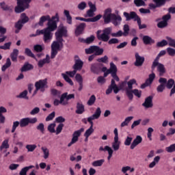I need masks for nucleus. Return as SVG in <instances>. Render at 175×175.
I'll use <instances>...</instances> for the list:
<instances>
[{"label": "nucleus", "mask_w": 175, "mask_h": 175, "mask_svg": "<svg viewBox=\"0 0 175 175\" xmlns=\"http://www.w3.org/2000/svg\"><path fill=\"white\" fill-rule=\"evenodd\" d=\"M55 36L56 38V40L53 41L51 44V58H55V55L58 54V51H61L64 48V39H62L63 36H68V30L66 27L64 26V25H60L57 29V31L55 33Z\"/></svg>", "instance_id": "obj_1"}, {"label": "nucleus", "mask_w": 175, "mask_h": 175, "mask_svg": "<svg viewBox=\"0 0 175 175\" xmlns=\"http://www.w3.org/2000/svg\"><path fill=\"white\" fill-rule=\"evenodd\" d=\"M48 27L42 30H37L36 34L31 36H38L39 35H43V40L44 43H50L53 40V32L57 29V23L49 21L47 24Z\"/></svg>", "instance_id": "obj_2"}, {"label": "nucleus", "mask_w": 175, "mask_h": 175, "mask_svg": "<svg viewBox=\"0 0 175 175\" xmlns=\"http://www.w3.org/2000/svg\"><path fill=\"white\" fill-rule=\"evenodd\" d=\"M100 114H102V111L100 110V107H98L95 113L90 117L88 118V121L90 122L91 126L85 132L84 136L90 137L94 133V122L92 121H94V120H98V118L100 117Z\"/></svg>", "instance_id": "obj_3"}, {"label": "nucleus", "mask_w": 175, "mask_h": 175, "mask_svg": "<svg viewBox=\"0 0 175 175\" xmlns=\"http://www.w3.org/2000/svg\"><path fill=\"white\" fill-rule=\"evenodd\" d=\"M123 16L126 18V21H129V20H134V21H137L139 29H144V28H147V25L146 24L142 25V19H140V17L136 14V12H131L129 14L124 12L123 13Z\"/></svg>", "instance_id": "obj_4"}, {"label": "nucleus", "mask_w": 175, "mask_h": 175, "mask_svg": "<svg viewBox=\"0 0 175 175\" xmlns=\"http://www.w3.org/2000/svg\"><path fill=\"white\" fill-rule=\"evenodd\" d=\"M111 33V27H107L103 30V33L101 30H98L97 31V38L98 40H103V42H108L109 39H110V35Z\"/></svg>", "instance_id": "obj_5"}, {"label": "nucleus", "mask_w": 175, "mask_h": 175, "mask_svg": "<svg viewBox=\"0 0 175 175\" xmlns=\"http://www.w3.org/2000/svg\"><path fill=\"white\" fill-rule=\"evenodd\" d=\"M36 90L34 91L33 95L38 92V91H41V92H44L46 88H48L47 85V79H41L35 83Z\"/></svg>", "instance_id": "obj_6"}, {"label": "nucleus", "mask_w": 175, "mask_h": 175, "mask_svg": "<svg viewBox=\"0 0 175 175\" xmlns=\"http://www.w3.org/2000/svg\"><path fill=\"white\" fill-rule=\"evenodd\" d=\"M17 6L15 8L16 13H21L27 9L28 3L31 1V0H17Z\"/></svg>", "instance_id": "obj_7"}, {"label": "nucleus", "mask_w": 175, "mask_h": 175, "mask_svg": "<svg viewBox=\"0 0 175 175\" xmlns=\"http://www.w3.org/2000/svg\"><path fill=\"white\" fill-rule=\"evenodd\" d=\"M113 133L115 135L113 138V142L111 144L113 151H118L120 150V147L121 146V141L118 137V129L117 128L114 129Z\"/></svg>", "instance_id": "obj_8"}, {"label": "nucleus", "mask_w": 175, "mask_h": 175, "mask_svg": "<svg viewBox=\"0 0 175 175\" xmlns=\"http://www.w3.org/2000/svg\"><path fill=\"white\" fill-rule=\"evenodd\" d=\"M46 21H49L48 23H50V21H51L52 23H55V24H57V23H58L59 21L58 14H56V15L55 16H53L52 18H50L49 15L41 16L38 24L41 27H43V24Z\"/></svg>", "instance_id": "obj_9"}, {"label": "nucleus", "mask_w": 175, "mask_h": 175, "mask_svg": "<svg viewBox=\"0 0 175 175\" xmlns=\"http://www.w3.org/2000/svg\"><path fill=\"white\" fill-rule=\"evenodd\" d=\"M76 73H77V70L74 69L72 71H66V72L62 73V77L70 85H73V81H72L70 77H75Z\"/></svg>", "instance_id": "obj_10"}, {"label": "nucleus", "mask_w": 175, "mask_h": 175, "mask_svg": "<svg viewBox=\"0 0 175 175\" xmlns=\"http://www.w3.org/2000/svg\"><path fill=\"white\" fill-rule=\"evenodd\" d=\"M85 51L86 54H94V55H102L103 54V49L98 46H92L88 49H85Z\"/></svg>", "instance_id": "obj_11"}, {"label": "nucleus", "mask_w": 175, "mask_h": 175, "mask_svg": "<svg viewBox=\"0 0 175 175\" xmlns=\"http://www.w3.org/2000/svg\"><path fill=\"white\" fill-rule=\"evenodd\" d=\"M101 70L104 72V77H107L109 75H114L117 73V66H116L114 63L111 62L109 69H107L106 67H103Z\"/></svg>", "instance_id": "obj_12"}, {"label": "nucleus", "mask_w": 175, "mask_h": 175, "mask_svg": "<svg viewBox=\"0 0 175 175\" xmlns=\"http://www.w3.org/2000/svg\"><path fill=\"white\" fill-rule=\"evenodd\" d=\"M83 132H84V128H81L79 130L75 131L72 133V138L70 142L68 144V147H70L75 143H77V142H79V137L81 136V133H83Z\"/></svg>", "instance_id": "obj_13"}, {"label": "nucleus", "mask_w": 175, "mask_h": 175, "mask_svg": "<svg viewBox=\"0 0 175 175\" xmlns=\"http://www.w3.org/2000/svg\"><path fill=\"white\" fill-rule=\"evenodd\" d=\"M111 8H107L104 12L103 20L105 24H109L111 23L113 17H116V14L111 13Z\"/></svg>", "instance_id": "obj_14"}, {"label": "nucleus", "mask_w": 175, "mask_h": 175, "mask_svg": "<svg viewBox=\"0 0 175 175\" xmlns=\"http://www.w3.org/2000/svg\"><path fill=\"white\" fill-rule=\"evenodd\" d=\"M38 122V118H25L20 120L21 128H25V126H28L29 124H36Z\"/></svg>", "instance_id": "obj_15"}, {"label": "nucleus", "mask_w": 175, "mask_h": 175, "mask_svg": "<svg viewBox=\"0 0 175 175\" xmlns=\"http://www.w3.org/2000/svg\"><path fill=\"white\" fill-rule=\"evenodd\" d=\"M99 151H103L104 152H106L107 151L108 152L107 161H110V159L113 158V154L114 152V150H113V148H111V147L109 146H105V147L100 146Z\"/></svg>", "instance_id": "obj_16"}, {"label": "nucleus", "mask_w": 175, "mask_h": 175, "mask_svg": "<svg viewBox=\"0 0 175 175\" xmlns=\"http://www.w3.org/2000/svg\"><path fill=\"white\" fill-rule=\"evenodd\" d=\"M125 84H126V82H123L118 88V86H117V85L116 84V81H114V79H112L111 82V85L109 86L113 88L114 94H118L120 90H122V88H124V85H125Z\"/></svg>", "instance_id": "obj_17"}, {"label": "nucleus", "mask_w": 175, "mask_h": 175, "mask_svg": "<svg viewBox=\"0 0 175 175\" xmlns=\"http://www.w3.org/2000/svg\"><path fill=\"white\" fill-rule=\"evenodd\" d=\"M154 79H155V74L154 73L150 74L149 75V78L146 79V82L141 85V88L143 90L146 88V87H148V85H151Z\"/></svg>", "instance_id": "obj_18"}, {"label": "nucleus", "mask_w": 175, "mask_h": 175, "mask_svg": "<svg viewBox=\"0 0 175 175\" xmlns=\"http://www.w3.org/2000/svg\"><path fill=\"white\" fill-rule=\"evenodd\" d=\"M75 63L73 66V69L77 70H81L83 68V65H84V62L79 58V57H75Z\"/></svg>", "instance_id": "obj_19"}, {"label": "nucleus", "mask_w": 175, "mask_h": 175, "mask_svg": "<svg viewBox=\"0 0 175 175\" xmlns=\"http://www.w3.org/2000/svg\"><path fill=\"white\" fill-rule=\"evenodd\" d=\"M144 57L140 56L139 53H135V66H142L143 64H144Z\"/></svg>", "instance_id": "obj_20"}, {"label": "nucleus", "mask_w": 175, "mask_h": 175, "mask_svg": "<svg viewBox=\"0 0 175 175\" xmlns=\"http://www.w3.org/2000/svg\"><path fill=\"white\" fill-rule=\"evenodd\" d=\"M142 106H144V107H145L146 109H150L152 107V106H154V105L152 104V96H150L147 97L145 99L144 103L142 104Z\"/></svg>", "instance_id": "obj_21"}, {"label": "nucleus", "mask_w": 175, "mask_h": 175, "mask_svg": "<svg viewBox=\"0 0 175 175\" xmlns=\"http://www.w3.org/2000/svg\"><path fill=\"white\" fill-rule=\"evenodd\" d=\"M10 147V146L9 145V139H4L0 146L1 152H6V150H8V148Z\"/></svg>", "instance_id": "obj_22"}, {"label": "nucleus", "mask_w": 175, "mask_h": 175, "mask_svg": "<svg viewBox=\"0 0 175 175\" xmlns=\"http://www.w3.org/2000/svg\"><path fill=\"white\" fill-rule=\"evenodd\" d=\"M143 142V138H142V136L137 135L135 139L133 141V142L131 144V149L133 150L135 147L138 146V144H140Z\"/></svg>", "instance_id": "obj_23"}, {"label": "nucleus", "mask_w": 175, "mask_h": 175, "mask_svg": "<svg viewBox=\"0 0 175 175\" xmlns=\"http://www.w3.org/2000/svg\"><path fill=\"white\" fill-rule=\"evenodd\" d=\"M173 85H174V87H173ZM172 87H173V88L171 90L170 96H172V95H173V94H175V83H174V80H173L172 79H170L167 82V88L170 90V88H172Z\"/></svg>", "instance_id": "obj_24"}, {"label": "nucleus", "mask_w": 175, "mask_h": 175, "mask_svg": "<svg viewBox=\"0 0 175 175\" xmlns=\"http://www.w3.org/2000/svg\"><path fill=\"white\" fill-rule=\"evenodd\" d=\"M157 72H159V76H163L164 74L166 73V68H165V65L159 63L156 65Z\"/></svg>", "instance_id": "obj_25"}, {"label": "nucleus", "mask_w": 175, "mask_h": 175, "mask_svg": "<svg viewBox=\"0 0 175 175\" xmlns=\"http://www.w3.org/2000/svg\"><path fill=\"white\" fill-rule=\"evenodd\" d=\"M161 161V157L156 156L154 157L153 161L148 165L149 169H154L158 163H159V161Z\"/></svg>", "instance_id": "obj_26"}, {"label": "nucleus", "mask_w": 175, "mask_h": 175, "mask_svg": "<svg viewBox=\"0 0 175 175\" xmlns=\"http://www.w3.org/2000/svg\"><path fill=\"white\" fill-rule=\"evenodd\" d=\"M46 64H50V55H46V58L38 61V66L39 68H43Z\"/></svg>", "instance_id": "obj_27"}, {"label": "nucleus", "mask_w": 175, "mask_h": 175, "mask_svg": "<svg viewBox=\"0 0 175 175\" xmlns=\"http://www.w3.org/2000/svg\"><path fill=\"white\" fill-rule=\"evenodd\" d=\"M121 21H122V18H121V16L120 15H115L112 21H111V23L115 25V27H117L121 24Z\"/></svg>", "instance_id": "obj_28"}, {"label": "nucleus", "mask_w": 175, "mask_h": 175, "mask_svg": "<svg viewBox=\"0 0 175 175\" xmlns=\"http://www.w3.org/2000/svg\"><path fill=\"white\" fill-rule=\"evenodd\" d=\"M84 28H85V23H81L80 25H79L75 30L76 36L81 35V33H83V31H84Z\"/></svg>", "instance_id": "obj_29"}, {"label": "nucleus", "mask_w": 175, "mask_h": 175, "mask_svg": "<svg viewBox=\"0 0 175 175\" xmlns=\"http://www.w3.org/2000/svg\"><path fill=\"white\" fill-rule=\"evenodd\" d=\"M11 59L13 62H17V57H18V49H14L10 54Z\"/></svg>", "instance_id": "obj_30"}, {"label": "nucleus", "mask_w": 175, "mask_h": 175, "mask_svg": "<svg viewBox=\"0 0 175 175\" xmlns=\"http://www.w3.org/2000/svg\"><path fill=\"white\" fill-rule=\"evenodd\" d=\"M41 150L43 152L44 159H49V157H50V150H49V148H47V147H46V146H42L41 148Z\"/></svg>", "instance_id": "obj_31"}, {"label": "nucleus", "mask_w": 175, "mask_h": 175, "mask_svg": "<svg viewBox=\"0 0 175 175\" xmlns=\"http://www.w3.org/2000/svg\"><path fill=\"white\" fill-rule=\"evenodd\" d=\"M91 70L93 72V73L98 75V73L100 72V65L96 64H92Z\"/></svg>", "instance_id": "obj_32"}, {"label": "nucleus", "mask_w": 175, "mask_h": 175, "mask_svg": "<svg viewBox=\"0 0 175 175\" xmlns=\"http://www.w3.org/2000/svg\"><path fill=\"white\" fill-rule=\"evenodd\" d=\"M85 111L84 105L82 103H78L77 104V114H83Z\"/></svg>", "instance_id": "obj_33"}, {"label": "nucleus", "mask_w": 175, "mask_h": 175, "mask_svg": "<svg viewBox=\"0 0 175 175\" xmlns=\"http://www.w3.org/2000/svg\"><path fill=\"white\" fill-rule=\"evenodd\" d=\"M67 93H64L60 97V103L63 106H66L68 103V100L66 98Z\"/></svg>", "instance_id": "obj_34"}, {"label": "nucleus", "mask_w": 175, "mask_h": 175, "mask_svg": "<svg viewBox=\"0 0 175 175\" xmlns=\"http://www.w3.org/2000/svg\"><path fill=\"white\" fill-rule=\"evenodd\" d=\"M105 163V159H101L100 160L94 161L92 163V166L94 167H100Z\"/></svg>", "instance_id": "obj_35"}, {"label": "nucleus", "mask_w": 175, "mask_h": 175, "mask_svg": "<svg viewBox=\"0 0 175 175\" xmlns=\"http://www.w3.org/2000/svg\"><path fill=\"white\" fill-rule=\"evenodd\" d=\"M33 69V66L32 64H29V63H25L23 66L21 68V72H27V70H31Z\"/></svg>", "instance_id": "obj_36"}, {"label": "nucleus", "mask_w": 175, "mask_h": 175, "mask_svg": "<svg viewBox=\"0 0 175 175\" xmlns=\"http://www.w3.org/2000/svg\"><path fill=\"white\" fill-rule=\"evenodd\" d=\"M132 120H133V116H129L126 118L124 121L121 123L120 126H122V128H124V126H128L129 122Z\"/></svg>", "instance_id": "obj_37"}, {"label": "nucleus", "mask_w": 175, "mask_h": 175, "mask_svg": "<svg viewBox=\"0 0 175 175\" xmlns=\"http://www.w3.org/2000/svg\"><path fill=\"white\" fill-rule=\"evenodd\" d=\"M12 66V62L10 61V58H7L5 64L1 67L2 72H5L8 68H10Z\"/></svg>", "instance_id": "obj_38"}, {"label": "nucleus", "mask_w": 175, "mask_h": 175, "mask_svg": "<svg viewBox=\"0 0 175 175\" xmlns=\"http://www.w3.org/2000/svg\"><path fill=\"white\" fill-rule=\"evenodd\" d=\"M33 165H30L27 167H25L21 169V172H19V175H27V173L28 172V170L30 169H33Z\"/></svg>", "instance_id": "obj_39"}, {"label": "nucleus", "mask_w": 175, "mask_h": 175, "mask_svg": "<svg viewBox=\"0 0 175 175\" xmlns=\"http://www.w3.org/2000/svg\"><path fill=\"white\" fill-rule=\"evenodd\" d=\"M144 44H150V43H154V40L148 36H144L142 38Z\"/></svg>", "instance_id": "obj_40"}, {"label": "nucleus", "mask_w": 175, "mask_h": 175, "mask_svg": "<svg viewBox=\"0 0 175 175\" xmlns=\"http://www.w3.org/2000/svg\"><path fill=\"white\" fill-rule=\"evenodd\" d=\"M80 42H83L84 43H87V44H90L92 43L94 40H95V36H91L90 37L86 38L85 40L79 39Z\"/></svg>", "instance_id": "obj_41"}, {"label": "nucleus", "mask_w": 175, "mask_h": 175, "mask_svg": "<svg viewBox=\"0 0 175 175\" xmlns=\"http://www.w3.org/2000/svg\"><path fill=\"white\" fill-rule=\"evenodd\" d=\"M171 0H153V2L159 6V8H161V6H163L166 2H170Z\"/></svg>", "instance_id": "obj_42"}, {"label": "nucleus", "mask_w": 175, "mask_h": 175, "mask_svg": "<svg viewBox=\"0 0 175 175\" xmlns=\"http://www.w3.org/2000/svg\"><path fill=\"white\" fill-rule=\"evenodd\" d=\"M64 14L66 17L68 24H70L71 25V24H72V16H70V14L69 13V11L65 10L64 11Z\"/></svg>", "instance_id": "obj_43"}, {"label": "nucleus", "mask_w": 175, "mask_h": 175, "mask_svg": "<svg viewBox=\"0 0 175 175\" xmlns=\"http://www.w3.org/2000/svg\"><path fill=\"white\" fill-rule=\"evenodd\" d=\"M64 14L66 17L68 24H70L71 25V24H72V16H70V14L69 13V11L65 10L64 11Z\"/></svg>", "instance_id": "obj_44"}, {"label": "nucleus", "mask_w": 175, "mask_h": 175, "mask_svg": "<svg viewBox=\"0 0 175 175\" xmlns=\"http://www.w3.org/2000/svg\"><path fill=\"white\" fill-rule=\"evenodd\" d=\"M36 144H27L26 145V149L28 152H33L36 150Z\"/></svg>", "instance_id": "obj_45"}, {"label": "nucleus", "mask_w": 175, "mask_h": 175, "mask_svg": "<svg viewBox=\"0 0 175 175\" xmlns=\"http://www.w3.org/2000/svg\"><path fill=\"white\" fill-rule=\"evenodd\" d=\"M23 25H24V23H21V21H18L15 24V28H16V30H15L16 33H18V32H20V29L23 28Z\"/></svg>", "instance_id": "obj_46"}, {"label": "nucleus", "mask_w": 175, "mask_h": 175, "mask_svg": "<svg viewBox=\"0 0 175 175\" xmlns=\"http://www.w3.org/2000/svg\"><path fill=\"white\" fill-rule=\"evenodd\" d=\"M19 21H21L23 24H25L29 21V18H28L25 13H23L21 15V20H19Z\"/></svg>", "instance_id": "obj_47"}, {"label": "nucleus", "mask_w": 175, "mask_h": 175, "mask_svg": "<svg viewBox=\"0 0 175 175\" xmlns=\"http://www.w3.org/2000/svg\"><path fill=\"white\" fill-rule=\"evenodd\" d=\"M34 51H36V53H40L44 50V45H40L37 44L33 46Z\"/></svg>", "instance_id": "obj_48"}, {"label": "nucleus", "mask_w": 175, "mask_h": 175, "mask_svg": "<svg viewBox=\"0 0 175 175\" xmlns=\"http://www.w3.org/2000/svg\"><path fill=\"white\" fill-rule=\"evenodd\" d=\"M132 140H133V137H132L131 135H128L124 140V146H131L132 144Z\"/></svg>", "instance_id": "obj_49"}, {"label": "nucleus", "mask_w": 175, "mask_h": 175, "mask_svg": "<svg viewBox=\"0 0 175 175\" xmlns=\"http://www.w3.org/2000/svg\"><path fill=\"white\" fill-rule=\"evenodd\" d=\"M134 3L137 8L140 6H146V2L144 0H134Z\"/></svg>", "instance_id": "obj_50"}, {"label": "nucleus", "mask_w": 175, "mask_h": 175, "mask_svg": "<svg viewBox=\"0 0 175 175\" xmlns=\"http://www.w3.org/2000/svg\"><path fill=\"white\" fill-rule=\"evenodd\" d=\"M126 94L130 100L133 99V90L132 89H126Z\"/></svg>", "instance_id": "obj_51"}, {"label": "nucleus", "mask_w": 175, "mask_h": 175, "mask_svg": "<svg viewBox=\"0 0 175 175\" xmlns=\"http://www.w3.org/2000/svg\"><path fill=\"white\" fill-rule=\"evenodd\" d=\"M25 54H26V55H28V57H31V58H34L35 59H36V57H35V55L32 53V51H31V49L28 48L25 49Z\"/></svg>", "instance_id": "obj_52"}, {"label": "nucleus", "mask_w": 175, "mask_h": 175, "mask_svg": "<svg viewBox=\"0 0 175 175\" xmlns=\"http://www.w3.org/2000/svg\"><path fill=\"white\" fill-rule=\"evenodd\" d=\"M95 100H96V97L95 95H92L88 101V106H92L95 103Z\"/></svg>", "instance_id": "obj_53"}, {"label": "nucleus", "mask_w": 175, "mask_h": 175, "mask_svg": "<svg viewBox=\"0 0 175 175\" xmlns=\"http://www.w3.org/2000/svg\"><path fill=\"white\" fill-rule=\"evenodd\" d=\"M133 84H136V80L135 79H131L127 82L128 88L126 90H132L133 88Z\"/></svg>", "instance_id": "obj_54"}, {"label": "nucleus", "mask_w": 175, "mask_h": 175, "mask_svg": "<svg viewBox=\"0 0 175 175\" xmlns=\"http://www.w3.org/2000/svg\"><path fill=\"white\" fill-rule=\"evenodd\" d=\"M167 39V42H168L169 46H170L171 47H174L175 49V40L172 39L170 37H166Z\"/></svg>", "instance_id": "obj_55"}, {"label": "nucleus", "mask_w": 175, "mask_h": 175, "mask_svg": "<svg viewBox=\"0 0 175 175\" xmlns=\"http://www.w3.org/2000/svg\"><path fill=\"white\" fill-rule=\"evenodd\" d=\"M48 131H49L51 133H55V123L50 124L48 126Z\"/></svg>", "instance_id": "obj_56"}, {"label": "nucleus", "mask_w": 175, "mask_h": 175, "mask_svg": "<svg viewBox=\"0 0 175 175\" xmlns=\"http://www.w3.org/2000/svg\"><path fill=\"white\" fill-rule=\"evenodd\" d=\"M167 152H175V144H171L170 146L165 148Z\"/></svg>", "instance_id": "obj_57"}, {"label": "nucleus", "mask_w": 175, "mask_h": 175, "mask_svg": "<svg viewBox=\"0 0 175 175\" xmlns=\"http://www.w3.org/2000/svg\"><path fill=\"white\" fill-rule=\"evenodd\" d=\"M77 8L79 10H84L87 8V3L82 1L78 4Z\"/></svg>", "instance_id": "obj_58"}, {"label": "nucleus", "mask_w": 175, "mask_h": 175, "mask_svg": "<svg viewBox=\"0 0 175 175\" xmlns=\"http://www.w3.org/2000/svg\"><path fill=\"white\" fill-rule=\"evenodd\" d=\"M123 36H128L129 33V25H124L123 27Z\"/></svg>", "instance_id": "obj_59"}, {"label": "nucleus", "mask_w": 175, "mask_h": 175, "mask_svg": "<svg viewBox=\"0 0 175 175\" xmlns=\"http://www.w3.org/2000/svg\"><path fill=\"white\" fill-rule=\"evenodd\" d=\"M40 111V108H39L38 107H36L30 111V114L31 116H36V114H38Z\"/></svg>", "instance_id": "obj_60"}, {"label": "nucleus", "mask_w": 175, "mask_h": 175, "mask_svg": "<svg viewBox=\"0 0 175 175\" xmlns=\"http://www.w3.org/2000/svg\"><path fill=\"white\" fill-rule=\"evenodd\" d=\"M18 125H20V122L15 121L13 122L12 129L11 131L12 133H14V132H16V129H17V127L18 126Z\"/></svg>", "instance_id": "obj_61"}, {"label": "nucleus", "mask_w": 175, "mask_h": 175, "mask_svg": "<svg viewBox=\"0 0 175 175\" xmlns=\"http://www.w3.org/2000/svg\"><path fill=\"white\" fill-rule=\"evenodd\" d=\"M158 28H165L167 27V22L165 21H161L157 24Z\"/></svg>", "instance_id": "obj_62"}, {"label": "nucleus", "mask_w": 175, "mask_h": 175, "mask_svg": "<svg viewBox=\"0 0 175 175\" xmlns=\"http://www.w3.org/2000/svg\"><path fill=\"white\" fill-rule=\"evenodd\" d=\"M75 80L78 84L83 83V77L80 74H76Z\"/></svg>", "instance_id": "obj_63"}, {"label": "nucleus", "mask_w": 175, "mask_h": 175, "mask_svg": "<svg viewBox=\"0 0 175 175\" xmlns=\"http://www.w3.org/2000/svg\"><path fill=\"white\" fill-rule=\"evenodd\" d=\"M167 53L171 56V57H174L175 55V49H172L171 47L167 48Z\"/></svg>", "instance_id": "obj_64"}]
</instances>
